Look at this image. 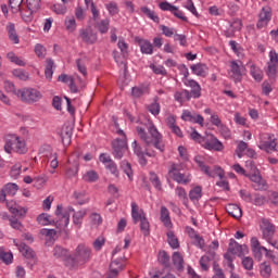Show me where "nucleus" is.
Segmentation results:
<instances>
[{"label":"nucleus","mask_w":278,"mask_h":278,"mask_svg":"<svg viewBox=\"0 0 278 278\" xmlns=\"http://www.w3.org/2000/svg\"><path fill=\"white\" fill-rule=\"evenodd\" d=\"M147 129L150 136L147 135V131H144V128L140 126L137 127V134L140 140L144 142L146 147L152 146L154 147V149H157V151H160L161 153H164L166 149V143H164L163 136L157 130V127H155V125L152 124V122H148Z\"/></svg>","instance_id":"nucleus-1"},{"label":"nucleus","mask_w":278,"mask_h":278,"mask_svg":"<svg viewBox=\"0 0 278 278\" xmlns=\"http://www.w3.org/2000/svg\"><path fill=\"white\" fill-rule=\"evenodd\" d=\"M90 257H92V249L88 248L84 243L78 244L71 260L72 270H77L79 266L88 264V262H90Z\"/></svg>","instance_id":"nucleus-2"},{"label":"nucleus","mask_w":278,"mask_h":278,"mask_svg":"<svg viewBox=\"0 0 278 278\" xmlns=\"http://www.w3.org/2000/svg\"><path fill=\"white\" fill-rule=\"evenodd\" d=\"M185 86L192 88L191 91L182 89L181 91H176L174 94L175 101L178 103H184L185 101H190L193 99H199L201 97V85L193 79L185 81Z\"/></svg>","instance_id":"nucleus-3"},{"label":"nucleus","mask_w":278,"mask_h":278,"mask_svg":"<svg viewBox=\"0 0 278 278\" xmlns=\"http://www.w3.org/2000/svg\"><path fill=\"white\" fill-rule=\"evenodd\" d=\"M131 216L135 225L140 223V231L143 236H149V233H151V225L149 224V219H147L144 211H138V204H136V202L131 203Z\"/></svg>","instance_id":"nucleus-4"},{"label":"nucleus","mask_w":278,"mask_h":278,"mask_svg":"<svg viewBox=\"0 0 278 278\" xmlns=\"http://www.w3.org/2000/svg\"><path fill=\"white\" fill-rule=\"evenodd\" d=\"M15 97H17V99H20V101H22L23 103L31 104L38 103V101L42 99V92H40V90L36 88L24 87L15 92Z\"/></svg>","instance_id":"nucleus-5"},{"label":"nucleus","mask_w":278,"mask_h":278,"mask_svg":"<svg viewBox=\"0 0 278 278\" xmlns=\"http://www.w3.org/2000/svg\"><path fill=\"white\" fill-rule=\"evenodd\" d=\"M132 149H134L135 155H137V157L139 160V164L141 166H147V164H148L147 157L144 155H148V157H155L157 155L155 150H151L147 146H146V150L143 151L142 146H140V143H138L137 140H135L132 142Z\"/></svg>","instance_id":"nucleus-6"},{"label":"nucleus","mask_w":278,"mask_h":278,"mask_svg":"<svg viewBox=\"0 0 278 278\" xmlns=\"http://www.w3.org/2000/svg\"><path fill=\"white\" fill-rule=\"evenodd\" d=\"M117 47L119 51H122V55L118 54L117 51H113V58L116 64L123 65L124 74L127 75V62L125 60H127V55H128V52H127L128 46H127V42H125V39H119Z\"/></svg>","instance_id":"nucleus-7"},{"label":"nucleus","mask_w":278,"mask_h":278,"mask_svg":"<svg viewBox=\"0 0 278 278\" xmlns=\"http://www.w3.org/2000/svg\"><path fill=\"white\" fill-rule=\"evenodd\" d=\"M195 164H198L200 170L204 173V175H207V177H220L223 179V169L220 167H215V169H210V166L205 165V161L203 156L197 155L194 157Z\"/></svg>","instance_id":"nucleus-8"},{"label":"nucleus","mask_w":278,"mask_h":278,"mask_svg":"<svg viewBox=\"0 0 278 278\" xmlns=\"http://www.w3.org/2000/svg\"><path fill=\"white\" fill-rule=\"evenodd\" d=\"M112 154L115 160H123L125 151H127V137L117 138L112 141Z\"/></svg>","instance_id":"nucleus-9"},{"label":"nucleus","mask_w":278,"mask_h":278,"mask_svg":"<svg viewBox=\"0 0 278 278\" xmlns=\"http://www.w3.org/2000/svg\"><path fill=\"white\" fill-rule=\"evenodd\" d=\"M229 255H238V257H242L243 255H248L249 247L247 244H240L235 239H230L227 252Z\"/></svg>","instance_id":"nucleus-10"},{"label":"nucleus","mask_w":278,"mask_h":278,"mask_svg":"<svg viewBox=\"0 0 278 278\" xmlns=\"http://www.w3.org/2000/svg\"><path fill=\"white\" fill-rule=\"evenodd\" d=\"M55 216L60 227H68V223L71 220V208H66L62 206V204H59L56 206Z\"/></svg>","instance_id":"nucleus-11"},{"label":"nucleus","mask_w":278,"mask_h":278,"mask_svg":"<svg viewBox=\"0 0 278 278\" xmlns=\"http://www.w3.org/2000/svg\"><path fill=\"white\" fill-rule=\"evenodd\" d=\"M243 71H244V65H242V61H231L230 62L229 76L237 84H238V81H242V72Z\"/></svg>","instance_id":"nucleus-12"},{"label":"nucleus","mask_w":278,"mask_h":278,"mask_svg":"<svg viewBox=\"0 0 278 278\" xmlns=\"http://www.w3.org/2000/svg\"><path fill=\"white\" fill-rule=\"evenodd\" d=\"M260 229L263 233L264 240L268 241L270 238H274L276 228L275 225L270 223V220L262 218L260 223Z\"/></svg>","instance_id":"nucleus-13"},{"label":"nucleus","mask_w":278,"mask_h":278,"mask_svg":"<svg viewBox=\"0 0 278 278\" xmlns=\"http://www.w3.org/2000/svg\"><path fill=\"white\" fill-rule=\"evenodd\" d=\"M18 192V185L15 182H8L0 189V203H5L8 197H15Z\"/></svg>","instance_id":"nucleus-14"},{"label":"nucleus","mask_w":278,"mask_h":278,"mask_svg":"<svg viewBox=\"0 0 278 278\" xmlns=\"http://www.w3.org/2000/svg\"><path fill=\"white\" fill-rule=\"evenodd\" d=\"M271 18H273V9H270V7H263L258 15V22L256 24L257 29H262L263 27H266V25L270 23Z\"/></svg>","instance_id":"nucleus-15"},{"label":"nucleus","mask_w":278,"mask_h":278,"mask_svg":"<svg viewBox=\"0 0 278 278\" xmlns=\"http://www.w3.org/2000/svg\"><path fill=\"white\" fill-rule=\"evenodd\" d=\"M203 147L208 151H223V149H225L223 142H220L214 135L207 136V139L204 140Z\"/></svg>","instance_id":"nucleus-16"},{"label":"nucleus","mask_w":278,"mask_h":278,"mask_svg":"<svg viewBox=\"0 0 278 278\" xmlns=\"http://www.w3.org/2000/svg\"><path fill=\"white\" fill-rule=\"evenodd\" d=\"M250 166L253 174H247L245 177H249V179H251L254 184H257L258 187L255 188V190H261V188L266 186V180L262 179V176L258 175L257 167H255L253 161L250 162Z\"/></svg>","instance_id":"nucleus-17"},{"label":"nucleus","mask_w":278,"mask_h":278,"mask_svg":"<svg viewBox=\"0 0 278 278\" xmlns=\"http://www.w3.org/2000/svg\"><path fill=\"white\" fill-rule=\"evenodd\" d=\"M53 255H54V257H58L59 260L64 262L65 266H71V254H70L68 250H66L60 245H56L53 249Z\"/></svg>","instance_id":"nucleus-18"},{"label":"nucleus","mask_w":278,"mask_h":278,"mask_svg":"<svg viewBox=\"0 0 278 278\" xmlns=\"http://www.w3.org/2000/svg\"><path fill=\"white\" fill-rule=\"evenodd\" d=\"M79 36L83 42H86L87 45H94L98 40L97 33L92 31V28L90 27L87 29H80Z\"/></svg>","instance_id":"nucleus-19"},{"label":"nucleus","mask_w":278,"mask_h":278,"mask_svg":"<svg viewBox=\"0 0 278 278\" xmlns=\"http://www.w3.org/2000/svg\"><path fill=\"white\" fill-rule=\"evenodd\" d=\"M18 136L16 135H5L3 138L4 141V151L5 153H12L16 149V140Z\"/></svg>","instance_id":"nucleus-20"},{"label":"nucleus","mask_w":278,"mask_h":278,"mask_svg":"<svg viewBox=\"0 0 278 278\" xmlns=\"http://www.w3.org/2000/svg\"><path fill=\"white\" fill-rule=\"evenodd\" d=\"M160 220L167 229H173V222L170 220V212L166 206H161Z\"/></svg>","instance_id":"nucleus-21"},{"label":"nucleus","mask_w":278,"mask_h":278,"mask_svg":"<svg viewBox=\"0 0 278 278\" xmlns=\"http://www.w3.org/2000/svg\"><path fill=\"white\" fill-rule=\"evenodd\" d=\"M7 31H8L9 40H11L13 45H18L21 42V39L18 38V34H16V25L14 23L9 22L7 24Z\"/></svg>","instance_id":"nucleus-22"},{"label":"nucleus","mask_w":278,"mask_h":278,"mask_svg":"<svg viewBox=\"0 0 278 278\" xmlns=\"http://www.w3.org/2000/svg\"><path fill=\"white\" fill-rule=\"evenodd\" d=\"M182 121H188L189 123H198V125H201L203 127V116L201 115H194L192 112L186 110L182 112L181 115Z\"/></svg>","instance_id":"nucleus-23"},{"label":"nucleus","mask_w":278,"mask_h":278,"mask_svg":"<svg viewBox=\"0 0 278 278\" xmlns=\"http://www.w3.org/2000/svg\"><path fill=\"white\" fill-rule=\"evenodd\" d=\"M135 40L139 43L141 53H146L147 55L153 53V45L149 40L140 39V37H136Z\"/></svg>","instance_id":"nucleus-24"},{"label":"nucleus","mask_w":278,"mask_h":278,"mask_svg":"<svg viewBox=\"0 0 278 278\" xmlns=\"http://www.w3.org/2000/svg\"><path fill=\"white\" fill-rule=\"evenodd\" d=\"M60 136L64 147H71V124H65L61 128Z\"/></svg>","instance_id":"nucleus-25"},{"label":"nucleus","mask_w":278,"mask_h":278,"mask_svg":"<svg viewBox=\"0 0 278 278\" xmlns=\"http://www.w3.org/2000/svg\"><path fill=\"white\" fill-rule=\"evenodd\" d=\"M186 230L189 238L194 239L195 242H198L199 249H203L205 247V240L203 239V237L199 236V233H197L193 228L187 227Z\"/></svg>","instance_id":"nucleus-26"},{"label":"nucleus","mask_w":278,"mask_h":278,"mask_svg":"<svg viewBox=\"0 0 278 278\" xmlns=\"http://www.w3.org/2000/svg\"><path fill=\"white\" fill-rule=\"evenodd\" d=\"M86 214H87L86 210L74 212L73 214L74 227H76L77 229L81 227V225L84 224V218L86 217Z\"/></svg>","instance_id":"nucleus-27"},{"label":"nucleus","mask_w":278,"mask_h":278,"mask_svg":"<svg viewBox=\"0 0 278 278\" xmlns=\"http://www.w3.org/2000/svg\"><path fill=\"white\" fill-rule=\"evenodd\" d=\"M191 71L194 75H198V77H206L207 65L203 63L193 64L191 65Z\"/></svg>","instance_id":"nucleus-28"},{"label":"nucleus","mask_w":278,"mask_h":278,"mask_svg":"<svg viewBox=\"0 0 278 278\" xmlns=\"http://www.w3.org/2000/svg\"><path fill=\"white\" fill-rule=\"evenodd\" d=\"M18 251L26 257V260H36V252H34L27 244H20Z\"/></svg>","instance_id":"nucleus-29"},{"label":"nucleus","mask_w":278,"mask_h":278,"mask_svg":"<svg viewBox=\"0 0 278 278\" xmlns=\"http://www.w3.org/2000/svg\"><path fill=\"white\" fill-rule=\"evenodd\" d=\"M53 68H55V62H53V59H47L45 75H46V79H48V81H51V79H53Z\"/></svg>","instance_id":"nucleus-30"},{"label":"nucleus","mask_w":278,"mask_h":278,"mask_svg":"<svg viewBox=\"0 0 278 278\" xmlns=\"http://www.w3.org/2000/svg\"><path fill=\"white\" fill-rule=\"evenodd\" d=\"M173 264L176 267V269L181 273V270H184V256L181 255V253L179 252H174L173 256Z\"/></svg>","instance_id":"nucleus-31"},{"label":"nucleus","mask_w":278,"mask_h":278,"mask_svg":"<svg viewBox=\"0 0 278 278\" xmlns=\"http://www.w3.org/2000/svg\"><path fill=\"white\" fill-rule=\"evenodd\" d=\"M226 210L232 218H242V208L238 204H229Z\"/></svg>","instance_id":"nucleus-32"},{"label":"nucleus","mask_w":278,"mask_h":278,"mask_svg":"<svg viewBox=\"0 0 278 278\" xmlns=\"http://www.w3.org/2000/svg\"><path fill=\"white\" fill-rule=\"evenodd\" d=\"M157 261L161 266H164V268H170V256H168L166 251L162 250L159 252Z\"/></svg>","instance_id":"nucleus-33"},{"label":"nucleus","mask_w":278,"mask_h":278,"mask_svg":"<svg viewBox=\"0 0 278 278\" xmlns=\"http://www.w3.org/2000/svg\"><path fill=\"white\" fill-rule=\"evenodd\" d=\"M94 27L100 31V34H108L110 29V18H104L100 22L94 21Z\"/></svg>","instance_id":"nucleus-34"},{"label":"nucleus","mask_w":278,"mask_h":278,"mask_svg":"<svg viewBox=\"0 0 278 278\" xmlns=\"http://www.w3.org/2000/svg\"><path fill=\"white\" fill-rule=\"evenodd\" d=\"M14 260V255L12 252H7L3 248H0V262L2 264H12V261Z\"/></svg>","instance_id":"nucleus-35"},{"label":"nucleus","mask_w":278,"mask_h":278,"mask_svg":"<svg viewBox=\"0 0 278 278\" xmlns=\"http://www.w3.org/2000/svg\"><path fill=\"white\" fill-rule=\"evenodd\" d=\"M86 88V83L81 81L80 78L77 80H74L73 78L71 79V92L77 93L80 92V90H84Z\"/></svg>","instance_id":"nucleus-36"},{"label":"nucleus","mask_w":278,"mask_h":278,"mask_svg":"<svg viewBox=\"0 0 278 278\" xmlns=\"http://www.w3.org/2000/svg\"><path fill=\"white\" fill-rule=\"evenodd\" d=\"M250 75L253 77V79L255 81H257L260 84V81H262V79H264V72H262L260 70V67L255 66V65H251L250 66Z\"/></svg>","instance_id":"nucleus-37"},{"label":"nucleus","mask_w":278,"mask_h":278,"mask_svg":"<svg viewBox=\"0 0 278 278\" xmlns=\"http://www.w3.org/2000/svg\"><path fill=\"white\" fill-rule=\"evenodd\" d=\"M169 175L174 181H177V184H190V179L186 177V174H181L180 172H169Z\"/></svg>","instance_id":"nucleus-38"},{"label":"nucleus","mask_w":278,"mask_h":278,"mask_svg":"<svg viewBox=\"0 0 278 278\" xmlns=\"http://www.w3.org/2000/svg\"><path fill=\"white\" fill-rule=\"evenodd\" d=\"M18 12L25 23H31V21H34V13H36V11H31L26 7L25 9L22 8Z\"/></svg>","instance_id":"nucleus-39"},{"label":"nucleus","mask_w":278,"mask_h":278,"mask_svg":"<svg viewBox=\"0 0 278 278\" xmlns=\"http://www.w3.org/2000/svg\"><path fill=\"white\" fill-rule=\"evenodd\" d=\"M131 94L135 99H140L143 94H149V86L134 87Z\"/></svg>","instance_id":"nucleus-40"},{"label":"nucleus","mask_w":278,"mask_h":278,"mask_svg":"<svg viewBox=\"0 0 278 278\" xmlns=\"http://www.w3.org/2000/svg\"><path fill=\"white\" fill-rule=\"evenodd\" d=\"M258 147H260L261 151H266V153H270L271 151H278L277 142H275V141H264Z\"/></svg>","instance_id":"nucleus-41"},{"label":"nucleus","mask_w":278,"mask_h":278,"mask_svg":"<svg viewBox=\"0 0 278 278\" xmlns=\"http://www.w3.org/2000/svg\"><path fill=\"white\" fill-rule=\"evenodd\" d=\"M86 62H88V58L86 56L76 60L77 70L79 71V73H81V75H84V77L88 75V71L86 68Z\"/></svg>","instance_id":"nucleus-42"},{"label":"nucleus","mask_w":278,"mask_h":278,"mask_svg":"<svg viewBox=\"0 0 278 278\" xmlns=\"http://www.w3.org/2000/svg\"><path fill=\"white\" fill-rule=\"evenodd\" d=\"M167 242L172 249H179V239H177L173 230L167 232Z\"/></svg>","instance_id":"nucleus-43"},{"label":"nucleus","mask_w":278,"mask_h":278,"mask_svg":"<svg viewBox=\"0 0 278 278\" xmlns=\"http://www.w3.org/2000/svg\"><path fill=\"white\" fill-rule=\"evenodd\" d=\"M86 8H91V14H92V18L93 21H99V9H97V4H94V2L92 0H84Z\"/></svg>","instance_id":"nucleus-44"},{"label":"nucleus","mask_w":278,"mask_h":278,"mask_svg":"<svg viewBox=\"0 0 278 278\" xmlns=\"http://www.w3.org/2000/svg\"><path fill=\"white\" fill-rule=\"evenodd\" d=\"M83 179L88 184H94V181H99V174L94 170H89L84 175Z\"/></svg>","instance_id":"nucleus-45"},{"label":"nucleus","mask_w":278,"mask_h":278,"mask_svg":"<svg viewBox=\"0 0 278 278\" xmlns=\"http://www.w3.org/2000/svg\"><path fill=\"white\" fill-rule=\"evenodd\" d=\"M260 273L262 275V277L268 278L270 277L271 273H273V268L270 267L269 263H262L260 265Z\"/></svg>","instance_id":"nucleus-46"},{"label":"nucleus","mask_w":278,"mask_h":278,"mask_svg":"<svg viewBox=\"0 0 278 278\" xmlns=\"http://www.w3.org/2000/svg\"><path fill=\"white\" fill-rule=\"evenodd\" d=\"M203 197V189L201 187H194L190 192H189V199L192 201H199Z\"/></svg>","instance_id":"nucleus-47"},{"label":"nucleus","mask_w":278,"mask_h":278,"mask_svg":"<svg viewBox=\"0 0 278 278\" xmlns=\"http://www.w3.org/2000/svg\"><path fill=\"white\" fill-rule=\"evenodd\" d=\"M141 12L148 16V18H151L154 23H160V17L155 15V11H151V9L147 7L141 8Z\"/></svg>","instance_id":"nucleus-48"},{"label":"nucleus","mask_w":278,"mask_h":278,"mask_svg":"<svg viewBox=\"0 0 278 278\" xmlns=\"http://www.w3.org/2000/svg\"><path fill=\"white\" fill-rule=\"evenodd\" d=\"M149 180L154 186L156 190H162V182L160 181V177L154 172H150Z\"/></svg>","instance_id":"nucleus-49"},{"label":"nucleus","mask_w":278,"mask_h":278,"mask_svg":"<svg viewBox=\"0 0 278 278\" xmlns=\"http://www.w3.org/2000/svg\"><path fill=\"white\" fill-rule=\"evenodd\" d=\"M74 199L77 201L78 205L88 203V199H86V191H75Z\"/></svg>","instance_id":"nucleus-50"},{"label":"nucleus","mask_w":278,"mask_h":278,"mask_svg":"<svg viewBox=\"0 0 278 278\" xmlns=\"http://www.w3.org/2000/svg\"><path fill=\"white\" fill-rule=\"evenodd\" d=\"M12 74L21 81H27L29 79V73L24 70H13Z\"/></svg>","instance_id":"nucleus-51"},{"label":"nucleus","mask_w":278,"mask_h":278,"mask_svg":"<svg viewBox=\"0 0 278 278\" xmlns=\"http://www.w3.org/2000/svg\"><path fill=\"white\" fill-rule=\"evenodd\" d=\"M22 4H23V0H9V5H10L13 14H18V12H21Z\"/></svg>","instance_id":"nucleus-52"},{"label":"nucleus","mask_w":278,"mask_h":278,"mask_svg":"<svg viewBox=\"0 0 278 278\" xmlns=\"http://www.w3.org/2000/svg\"><path fill=\"white\" fill-rule=\"evenodd\" d=\"M37 223H39V225H42L43 227L47 225H51V216L49 214L42 213L37 217Z\"/></svg>","instance_id":"nucleus-53"},{"label":"nucleus","mask_w":278,"mask_h":278,"mask_svg":"<svg viewBox=\"0 0 278 278\" xmlns=\"http://www.w3.org/2000/svg\"><path fill=\"white\" fill-rule=\"evenodd\" d=\"M0 203H4L8 210H10L11 214H18V206L16 205V202H14V200L9 201L8 198H5V202Z\"/></svg>","instance_id":"nucleus-54"},{"label":"nucleus","mask_w":278,"mask_h":278,"mask_svg":"<svg viewBox=\"0 0 278 278\" xmlns=\"http://www.w3.org/2000/svg\"><path fill=\"white\" fill-rule=\"evenodd\" d=\"M15 153H27V147L25 146V141L21 140V138L17 137L16 144H15Z\"/></svg>","instance_id":"nucleus-55"},{"label":"nucleus","mask_w":278,"mask_h":278,"mask_svg":"<svg viewBox=\"0 0 278 278\" xmlns=\"http://www.w3.org/2000/svg\"><path fill=\"white\" fill-rule=\"evenodd\" d=\"M121 166H122L124 173L127 175V177L129 179H131V177H134V169H131V164L127 161H123L121 163Z\"/></svg>","instance_id":"nucleus-56"},{"label":"nucleus","mask_w":278,"mask_h":278,"mask_svg":"<svg viewBox=\"0 0 278 278\" xmlns=\"http://www.w3.org/2000/svg\"><path fill=\"white\" fill-rule=\"evenodd\" d=\"M105 8L111 16H116L118 14V4L116 2H110L105 4Z\"/></svg>","instance_id":"nucleus-57"},{"label":"nucleus","mask_w":278,"mask_h":278,"mask_svg":"<svg viewBox=\"0 0 278 278\" xmlns=\"http://www.w3.org/2000/svg\"><path fill=\"white\" fill-rule=\"evenodd\" d=\"M52 11L61 16H64V14H66V12H68V8H66V5H64V4L58 3L52 7Z\"/></svg>","instance_id":"nucleus-58"},{"label":"nucleus","mask_w":278,"mask_h":278,"mask_svg":"<svg viewBox=\"0 0 278 278\" xmlns=\"http://www.w3.org/2000/svg\"><path fill=\"white\" fill-rule=\"evenodd\" d=\"M41 236H46L47 240H53L55 236H58V231L55 229H47L43 228L40 230Z\"/></svg>","instance_id":"nucleus-59"},{"label":"nucleus","mask_w":278,"mask_h":278,"mask_svg":"<svg viewBox=\"0 0 278 278\" xmlns=\"http://www.w3.org/2000/svg\"><path fill=\"white\" fill-rule=\"evenodd\" d=\"M251 203H253V205H256L260 207V206L264 205V203H266V197L262 195L260 193H255L254 199H252Z\"/></svg>","instance_id":"nucleus-60"},{"label":"nucleus","mask_w":278,"mask_h":278,"mask_svg":"<svg viewBox=\"0 0 278 278\" xmlns=\"http://www.w3.org/2000/svg\"><path fill=\"white\" fill-rule=\"evenodd\" d=\"M213 270L215 273L213 278H225V273H223V268L216 261L213 263Z\"/></svg>","instance_id":"nucleus-61"},{"label":"nucleus","mask_w":278,"mask_h":278,"mask_svg":"<svg viewBox=\"0 0 278 278\" xmlns=\"http://www.w3.org/2000/svg\"><path fill=\"white\" fill-rule=\"evenodd\" d=\"M27 9L33 12H38L40 10V0H26Z\"/></svg>","instance_id":"nucleus-62"},{"label":"nucleus","mask_w":278,"mask_h":278,"mask_svg":"<svg viewBox=\"0 0 278 278\" xmlns=\"http://www.w3.org/2000/svg\"><path fill=\"white\" fill-rule=\"evenodd\" d=\"M148 110L153 116H157L160 114V103H157V97L154 98V103L148 106Z\"/></svg>","instance_id":"nucleus-63"},{"label":"nucleus","mask_w":278,"mask_h":278,"mask_svg":"<svg viewBox=\"0 0 278 278\" xmlns=\"http://www.w3.org/2000/svg\"><path fill=\"white\" fill-rule=\"evenodd\" d=\"M123 268H125V265L123 263H121V261L115 260L113 262H111L110 264V269L114 270L115 273H121V270H123Z\"/></svg>","instance_id":"nucleus-64"}]
</instances>
